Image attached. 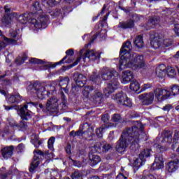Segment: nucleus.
Returning <instances> with one entry per match:
<instances>
[{
    "label": "nucleus",
    "instance_id": "f257e3e1",
    "mask_svg": "<svg viewBox=\"0 0 179 179\" xmlns=\"http://www.w3.org/2000/svg\"><path fill=\"white\" fill-rule=\"evenodd\" d=\"M145 127L139 121L136 122L134 126L127 127L122 131L120 139L116 143L115 149L119 153L125 152L126 149L131 145L132 146L139 143V129L143 131Z\"/></svg>",
    "mask_w": 179,
    "mask_h": 179
},
{
    "label": "nucleus",
    "instance_id": "f03ea898",
    "mask_svg": "<svg viewBox=\"0 0 179 179\" xmlns=\"http://www.w3.org/2000/svg\"><path fill=\"white\" fill-rule=\"evenodd\" d=\"M101 76L103 80H110L108 86L104 89L103 93L106 97H108L114 90L118 89L120 83L118 82V73L114 69L103 67L101 71Z\"/></svg>",
    "mask_w": 179,
    "mask_h": 179
},
{
    "label": "nucleus",
    "instance_id": "7ed1b4c3",
    "mask_svg": "<svg viewBox=\"0 0 179 179\" xmlns=\"http://www.w3.org/2000/svg\"><path fill=\"white\" fill-rule=\"evenodd\" d=\"M132 50L131 41H126L120 50V59L119 62V71H124L126 68H132V59L129 51Z\"/></svg>",
    "mask_w": 179,
    "mask_h": 179
},
{
    "label": "nucleus",
    "instance_id": "20e7f679",
    "mask_svg": "<svg viewBox=\"0 0 179 179\" xmlns=\"http://www.w3.org/2000/svg\"><path fill=\"white\" fill-rule=\"evenodd\" d=\"M17 20L20 23H22V24H25V23L29 22L32 29H45V16L44 15H40V22L34 18V13H33L20 15L17 17Z\"/></svg>",
    "mask_w": 179,
    "mask_h": 179
},
{
    "label": "nucleus",
    "instance_id": "39448f33",
    "mask_svg": "<svg viewBox=\"0 0 179 179\" xmlns=\"http://www.w3.org/2000/svg\"><path fill=\"white\" fill-rule=\"evenodd\" d=\"M83 96L85 99H89V97H91L93 103L96 106L101 104V103L104 101L103 93L99 91H94V88L90 85L84 87V90H83Z\"/></svg>",
    "mask_w": 179,
    "mask_h": 179
},
{
    "label": "nucleus",
    "instance_id": "423d86ee",
    "mask_svg": "<svg viewBox=\"0 0 179 179\" xmlns=\"http://www.w3.org/2000/svg\"><path fill=\"white\" fill-rule=\"evenodd\" d=\"M27 90L28 94H36L41 100L45 98V84L43 82L35 81L30 83Z\"/></svg>",
    "mask_w": 179,
    "mask_h": 179
},
{
    "label": "nucleus",
    "instance_id": "0eeeda50",
    "mask_svg": "<svg viewBox=\"0 0 179 179\" xmlns=\"http://www.w3.org/2000/svg\"><path fill=\"white\" fill-rule=\"evenodd\" d=\"M82 58L84 61H85L87 58L91 61H99V59H100V52L94 50H86L85 49H82L80 50V57H78L76 61L71 64V66H76V65L80 62V59H82Z\"/></svg>",
    "mask_w": 179,
    "mask_h": 179
},
{
    "label": "nucleus",
    "instance_id": "6e6552de",
    "mask_svg": "<svg viewBox=\"0 0 179 179\" xmlns=\"http://www.w3.org/2000/svg\"><path fill=\"white\" fill-rule=\"evenodd\" d=\"M34 153V156L29 169V173H34L36 171L43 159L42 157H44V152L41 150H35Z\"/></svg>",
    "mask_w": 179,
    "mask_h": 179
},
{
    "label": "nucleus",
    "instance_id": "1a4fd4ad",
    "mask_svg": "<svg viewBox=\"0 0 179 179\" xmlns=\"http://www.w3.org/2000/svg\"><path fill=\"white\" fill-rule=\"evenodd\" d=\"M150 156V150L145 149L143 150L138 156V158H136L134 162V170H138L141 166L146 162V157Z\"/></svg>",
    "mask_w": 179,
    "mask_h": 179
},
{
    "label": "nucleus",
    "instance_id": "9d476101",
    "mask_svg": "<svg viewBox=\"0 0 179 179\" xmlns=\"http://www.w3.org/2000/svg\"><path fill=\"white\" fill-rule=\"evenodd\" d=\"M131 68L132 69H142L145 68V58L142 55H133V59H131Z\"/></svg>",
    "mask_w": 179,
    "mask_h": 179
},
{
    "label": "nucleus",
    "instance_id": "9b49d317",
    "mask_svg": "<svg viewBox=\"0 0 179 179\" xmlns=\"http://www.w3.org/2000/svg\"><path fill=\"white\" fill-rule=\"evenodd\" d=\"M155 98L158 101H163V100H167L170 96L172 95L171 92L168 90H164L160 88H157L154 90Z\"/></svg>",
    "mask_w": 179,
    "mask_h": 179
},
{
    "label": "nucleus",
    "instance_id": "f8f14e48",
    "mask_svg": "<svg viewBox=\"0 0 179 179\" xmlns=\"http://www.w3.org/2000/svg\"><path fill=\"white\" fill-rule=\"evenodd\" d=\"M139 100H142V103L144 106H149L153 104L155 101V94L153 92L144 93L138 96Z\"/></svg>",
    "mask_w": 179,
    "mask_h": 179
},
{
    "label": "nucleus",
    "instance_id": "ddd939ff",
    "mask_svg": "<svg viewBox=\"0 0 179 179\" xmlns=\"http://www.w3.org/2000/svg\"><path fill=\"white\" fill-rule=\"evenodd\" d=\"M159 24H160V17L154 16L150 18L148 23L143 26L142 28L143 30H150V29H153L156 26H159Z\"/></svg>",
    "mask_w": 179,
    "mask_h": 179
},
{
    "label": "nucleus",
    "instance_id": "4468645a",
    "mask_svg": "<svg viewBox=\"0 0 179 179\" xmlns=\"http://www.w3.org/2000/svg\"><path fill=\"white\" fill-rule=\"evenodd\" d=\"M58 108V99L55 96H52L48 99L46 103L47 111H50V113L55 112Z\"/></svg>",
    "mask_w": 179,
    "mask_h": 179
},
{
    "label": "nucleus",
    "instance_id": "2eb2a0df",
    "mask_svg": "<svg viewBox=\"0 0 179 179\" xmlns=\"http://www.w3.org/2000/svg\"><path fill=\"white\" fill-rule=\"evenodd\" d=\"M14 17H17V13L12 12L10 13H6L1 20L3 26H5V27H10L12 20H13Z\"/></svg>",
    "mask_w": 179,
    "mask_h": 179
},
{
    "label": "nucleus",
    "instance_id": "dca6fc26",
    "mask_svg": "<svg viewBox=\"0 0 179 179\" xmlns=\"http://www.w3.org/2000/svg\"><path fill=\"white\" fill-rule=\"evenodd\" d=\"M73 79L78 87H83L86 85L87 78L83 74L76 73L73 76Z\"/></svg>",
    "mask_w": 179,
    "mask_h": 179
},
{
    "label": "nucleus",
    "instance_id": "f3484780",
    "mask_svg": "<svg viewBox=\"0 0 179 179\" xmlns=\"http://www.w3.org/2000/svg\"><path fill=\"white\" fill-rule=\"evenodd\" d=\"M150 40V45L155 49H157L160 48V45H162V39L160 38V36L157 33L151 34Z\"/></svg>",
    "mask_w": 179,
    "mask_h": 179
},
{
    "label": "nucleus",
    "instance_id": "a211bd4d",
    "mask_svg": "<svg viewBox=\"0 0 179 179\" xmlns=\"http://www.w3.org/2000/svg\"><path fill=\"white\" fill-rule=\"evenodd\" d=\"M153 169H156L157 170L160 169H163L164 167V162L163 161V154L159 152L155 155V159L154 163L152 164Z\"/></svg>",
    "mask_w": 179,
    "mask_h": 179
},
{
    "label": "nucleus",
    "instance_id": "6ab92c4d",
    "mask_svg": "<svg viewBox=\"0 0 179 179\" xmlns=\"http://www.w3.org/2000/svg\"><path fill=\"white\" fill-rule=\"evenodd\" d=\"M15 43H16V39H11L3 36V35H2V32L0 31V50L5 48L8 44Z\"/></svg>",
    "mask_w": 179,
    "mask_h": 179
},
{
    "label": "nucleus",
    "instance_id": "aec40b11",
    "mask_svg": "<svg viewBox=\"0 0 179 179\" xmlns=\"http://www.w3.org/2000/svg\"><path fill=\"white\" fill-rule=\"evenodd\" d=\"M162 143H171L173 142V131H164L161 135Z\"/></svg>",
    "mask_w": 179,
    "mask_h": 179
},
{
    "label": "nucleus",
    "instance_id": "412c9836",
    "mask_svg": "<svg viewBox=\"0 0 179 179\" xmlns=\"http://www.w3.org/2000/svg\"><path fill=\"white\" fill-rule=\"evenodd\" d=\"M13 150H15V147L10 145L4 147L0 152H1L3 159H10L13 155Z\"/></svg>",
    "mask_w": 179,
    "mask_h": 179
},
{
    "label": "nucleus",
    "instance_id": "4be33fe9",
    "mask_svg": "<svg viewBox=\"0 0 179 179\" xmlns=\"http://www.w3.org/2000/svg\"><path fill=\"white\" fill-rule=\"evenodd\" d=\"M133 78L134 73H132V71L127 70L122 73V83L127 85V83H129V82H131V80H132Z\"/></svg>",
    "mask_w": 179,
    "mask_h": 179
},
{
    "label": "nucleus",
    "instance_id": "5701e85b",
    "mask_svg": "<svg viewBox=\"0 0 179 179\" xmlns=\"http://www.w3.org/2000/svg\"><path fill=\"white\" fill-rule=\"evenodd\" d=\"M20 115L22 120L27 121L31 117V111L27 110V105H24L20 109Z\"/></svg>",
    "mask_w": 179,
    "mask_h": 179
},
{
    "label": "nucleus",
    "instance_id": "b1692460",
    "mask_svg": "<svg viewBox=\"0 0 179 179\" xmlns=\"http://www.w3.org/2000/svg\"><path fill=\"white\" fill-rule=\"evenodd\" d=\"M89 159H90V164L92 166V167L96 166V164H99L100 162H101V158L100 156L93 153L92 152L89 153Z\"/></svg>",
    "mask_w": 179,
    "mask_h": 179
},
{
    "label": "nucleus",
    "instance_id": "393cba45",
    "mask_svg": "<svg viewBox=\"0 0 179 179\" xmlns=\"http://www.w3.org/2000/svg\"><path fill=\"white\" fill-rule=\"evenodd\" d=\"M86 125L88 127L87 131H83L85 128H83L82 130H78L75 132L73 138H75V136H84L85 139H87V138L90 137L91 134H89V129H90V127H89V124H85L83 125V127H86Z\"/></svg>",
    "mask_w": 179,
    "mask_h": 179
},
{
    "label": "nucleus",
    "instance_id": "a878e982",
    "mask_svg": "<svg viewBox=\"0 0 179 179\" xmlns=\"http://www.w3.org/2000/svg\"><path fill=\"white\" fill-rule=\"evenodd\" d=\"M179 160L178 159L171 161L166 166V169L169 173H174L177 169H178Z\"/></svg>",
    "mask_w": 179,
    "mask_h": 179
},
{
    "label": "nucleus",
    "instance_id": "bb28decb",
    "mask_svg": "<svg viewBox=\"0 0 179 179\" xmlns=\"http://www.w3.org/2000/svg\"><path fill=\"white\" fill-rule=\"evenodd\" d=\"M167 67H166V65L161 64L158 66L156 69V75L158 76V78H164L166 75H167Z\"/></svg>",
    "mask_w": 179,
    "mask_h": 179
},
{
    "label": "nucleus",
    "instance_id": "cd10ccee",
    "mask_svg": "<svg viewBox=\"0 0 179 179\" xmlns=\"http://www.w3.org/2000/svg\"><path fill=\"white\" fill-rule=\"evenodd\" d=\"M135 26V24H134V21L132 20H128L127 21H122L119 22V24L117 25V27L119 29H132Z\"/></svg>",
    "mask_w": 179,
    "mask_h": 179
},
{
    "label": "nucleus",
    "instance_id": "c85d7f7f",
    "mask_svg": "<svg viewBox=\"0 0 179 179\" xmlns=\"http://www.w3.org/2000/svg\"><path fill=\"white\" fill-rule=\"evenodd\" d=\"M22 101V96L19 93L10 95L8 98V103H20Z\"/></svg>",
    "mask_w": 179,
    "mask_h": 179
},
{
    "label": "nucleus",
    "instance_id": "c756f323",
    "mask_svg": "<svg viewBox=\"0 0 179 179\" xmlns=\"http://www.w3.org/2000/svg\"><path fill=\"white\" fill-rule=\"evenodd\" d=\"M9 124L10 125V127H17V128H22L24 129H26L27 128V122L23 120L20 122L19 124L15 121L13 120L11 122H9Z\"/></svg>",
    "mask_w": 179,
    "mask_h": 179
},
{
    "label": "nucleus",
    "instance_id": "7c9ffc66",
    "mask_svg": "<svg viewBox=\"0 0 179 179\" xmlns=\"http://www.w3.org/2000/svg\"><path fill=\"white\" fill-rule=\"evenodd\" d=\"M134 43V45H136L137 48H143L145 44L143 42V37H142L141 35H138L136 37Z\"/></svg>",
    "mask_w": 179,
    "mask_h": 179
},
{
    "label": "nucleus",
    "instance_id": "2f4dec72",
    "mask_svg": "<svg viewBox=\"0 0 179 179\" xmlns=\"http://www.w3.org/2000/svg\"><path fill=\"white\" fill-rule=\"evenodd\" d=\"M127 98V95L123 94L122 92H119L115 96V100L118 104H120V106L124 103V100Z\"/></svg>",
    "mask_w": 179,
    "mask_h": 179
},
{
    "label": "nucleus",
    "instance_id": "473e14b6",
    "mask_svg": "<svg viewBox=\"0 0 179 179\" xmlns=\"http://www.w3.org/2000/svg\"><path fill=\"white\" fill-rule=\"evenodd\" d=\"M97 37H99V38H101L102 40H106V37H107V34L106 31L104 32H99L92 36L91 38L90 43H94V40L97 38Z\"/></svg>",
    "mask_w": 179,
    "mask_h": 179
},
{
    "label": "nucleus",
    "instance_id": "72a5a7b5",
    "mask_svg": "<svg viewBox=\"0 0 179 179\" xmlns=\"http://www.w3.org/2000/svg\"><path fill=\"white\" fill-rule=\"evenodd\" d=\"M31 142L34 145L35 148H38L41 145V141H38V137L36 134H32L31 136Z\"/></svg>",
    "mask_w": 179,
    "mask_h": 179
},
{
    "label": "nucleus",
    "instance_id": "f704fd0d",
    "mask_svg": "<svg viewBox=\"0 0 179 179\" xmlns=\"http://www.w3.org/2000/svg\"><path fill=\"white\" fill-rule=\"evenodd\" d=\"M65 59H66V56H65L60 62H57L55 64H52L50 62H45V69H50V68H55L57 65H59V64H64V61Z\"/></svg>",
    "mask_w": 179,
    "mask_h": 179
},
{
    "label": "nucleus",
    "instance_id": "c9c22d12",
    "mask_svg": "<svg viewBox=\"0 0 179 179\" xmlns=\"http://www.w3.org/2000/svg\"><path fill=\"white\" fill-rule=\"evenodd\" d=\"M71 179H83V173L79 171H75L71 175Z\"/></svg>",
    "mask_w": 179,
    "mask_h": 179
},
{
    "label": "nucleus",
    "instance_id": "e433bc0d",
    "mask_svg": "<svg viewBox=\"0 0 179 179\" xmlns=\"http://www.w3.org/2000/svg\"><path fill=\"white\" fill-rule=\"evenodd\" d=\"M166 73L168 76H169V78H175L176 75H177V73H176V70L174 69V68L170 66L166 68Z\"/></svg>",
    "mask_w": 179,
    "mask_h": 179
},
{
    "label": "nucleus",
    "instance_id": "4c0bfd02",
    "mask_svg": "<svg viewBox=\"0 0 179 179\" xmlns=\"http://www.w3.org/2000/svg\"><path fill=\"white\" fill-rule=\"evenodd\" d=\"M139 87H140V85L138 81L136 80L131 81L130 85L131 90H133V92H138L139 90Z\"/></svg>",
    "mask_w": 179,
    "mask_h": 179
},
{
    "label": "nucleus",
    "instance_id": "58836bf2",
    "mask_svg": "<svg viewBox=\"0 0 179 179\" xmlns=\"http://www.w3.org/2000/svg\"><path fill=\"white\" fill-rule=\"evenodd\" d=\"M99 79L100 74L97 73L96 72H94L90 76V80L94 82V83H96Z\"/></svg>",
    "mask_w": 179,
    "mask_h": 179
},
{
    "label": "nucleus",
    "instance_id": "ea45409f",
    "mask_svg": "<svg viewBox=\"0 0 179 179\" xmlns=\"http://www.w3.org/2000/svg\"><path fill=\"white\" fill-rule=\"evenodd\" d=\"M55 137H54V136L50 137L49 138V140L48 141V148L52 152H53V150H54V143H55Z\"/></svg>",
    "mask_w": 179,
    "mask_h": 179
},
{
    "label": "nucleus",
    "instance_id": "a19ab883",
    "mask_svg": "<svg viewBox=\"0 0 179 179\" xmlns=\"http://www.w3.org/2000/svg\"><path fill=\"white\" fill-rule=\"evenodd\" d=\"M93 149H94L96 153H103V143H96L94 145Z\"/></svg>",
    "mask_w": 179,
    "mask_h": 179
},
{
    "label": "nucleus",
    "instance_id": "79ce46f5",
    "mask_svg": "<svg viewBox=\"0 0 179 179\" xmlns=\"http://www.w3.org/2000/svg\"><path fill=\"white\" fill-rule=\"evenodd\" d=\"M27 59V55L24 53L22 57H19L15 60V63L17 65H22V64H24V62Z\"/></svg>",
    "mask_w": 179,
    "mask_h": 179
},
{
    "label": "nucleus",
    "instance_id": "37998d69",
    "mask_svg": "<svg viewBox=\"0 0 179 179\" xmlns=\"http://www.w3.org/2000/svg\"><path fill=\"white\" fill-rule=\"evenodd\" d=\"M19 34V29H11L10 30V33H9V37H12L13 38H11L12 40H16V42L17 41V38L16 37H17V35Z\"/></svg>",
    "mask_w": 179,
    "mask_h": 179
},
{
    "label": "nucleus",
    "instance_id": "c03bdc74",
    "mask_svg": "<svg viewBox=\"0 0 179 179\" xmlns=\"http://www.w3.org/2000/svg\"><path fill=\"white\" fill-rule=\"evenodd\" d=\"M69 83V78L66 77L60 80L59 85L62 87H68V85Z\"/></svg>",
    "mask_w": 179,
    "mask_h": 179
},
{
    "label": "nucleus",
    "instance_id": "a18cd8bd",
    "mask_svg": "<svg viewBox=\"0 0 179 179\" xmlns=\"http://www.w3.org/2000/svg\"><path fill=\"white\" fill-rule=\"evenodd\" d=\"M103 143V153H107L108 150L113 149V145L107 143Z\"/></svg>",
    "mask_w": 179,
    "mask_h": 179
},
{
    "label": "nucleus",
    "instance_id": "49530a36",
    "mask_svg": "<svg viewBox=\"0 0 179 179\" xmlns=\"http://www.w3.org/2000/svg\"><path fill=\"white\" fill-rule=\"evenodd\" d=\"M112 120L113 122H122V117H121V115L120 114H114L112 117Z\"/></svg>",
    "mask_w": 179,
    "mask_h": 179
},
{
    "label": "nucleus",
    "instance_id": "de8ad7c7",
    "mask_svg": "<svg viewBox=\"0 0 179 179\" xmlns=\"http://www.w3.org/2000/svg\"><path fill=\"white\" fill-rule=\"evenodd\" d=\"M172 96H177L179 94V86L177 85H173L171 87Z\"/></svg>",
    "mask_w": 179,
    "mask_h": 179
},
{
    "label": "nucleus",
    "instance_id": "09e8293b",
    "mask_svg": "<svg viewBox=\"0 0 179 179\" xmlns=\"http://www.w3.org/2000/svg\"><path fill=\"white\" fill-rule=\"evenodd\" d=\"M62 0H48L47 3L49 6H54L55 5H58Z\"/></svg>",
    "mask_w": 179,
    "mask_h": 179
},
{
    "label": "nucleus",
    "instance_id": "8fccbe9b",
    "mask_svg": "<svg viewBox=\"0 0 179 179\" xmlns=\"http://www.w3.org/2000/svg\"><path fill=\"white\" fill-rule=\"evenodd\" d=\"M24 149H26V146L23 143H20L16 148V150L18 153L24 152Z\"/></svg>",
    "mask_w": 179,
    "mask_h": 179
},
{
    "label": "nucleus",
    "instance_id": "3c124183",
    "mask_svg": "<svg viewBox=\"0 0 179 179\" xmlns=\"http://www.w3.org/2000/svg\"><path fill=\"white\" fill-rule=\"evenodd\" d=\"M32 6L34 9L36 10V12H39V13H41V7H40V3L38 1H35L33 4Z\"/></svg>",
    "mask_w": 179,
    "mask_h": 179
},
{
    "label": "nucleus",
    "instance_id": "603ef678",
    "mask_svg": "<svg viewBox=\"0 0 179 179\" xmlns=\"http://www.w3.org/2000/svg\"><path fill=\"white\" fill-rule=\"evenodd\" d=\"M101 121L105 124H108V121H110V115L108 113H106L102 115Z\"/></svg>",
    "mask_w": 179,
    "mask_h": 179
},
{
    "label": "nucleus",
    "instance_id": "864d4df0",
    "mask_svg": "<svg viewBox=\"0 0 179 179\" xmlns=\"http://www.w3.org/2000/svg\"><path fill=\"white\" fill-rule=\"evenodd\" d=\"M121 106H126V107H131V106H132V103L131 102V100H129V99H128V97L126 96V98L123 101Z\"/></svg>",
    "mask_w": 179,
    "mask_h": 179
},
{
    "label": "nucleus",
    "instance_id": "5fc2aeb1",
    "mask_svg": "<svg viewBox=\"0 0 179 179\" xmlns=\"http://www.w3.org/2000/svg\"><path fill=\"white\" fill-rule=\"evenodd\" d=\"M104 129H106V128L100 127L96 130L98 138H103V131H104Z\"/></svg>",
    "mask_w": 179,
    "mask_h": 179
},
{
    "label": "nucleus",
    "instance_id": "6e6d98bb",
    "mask_svg": "<svg viewBox=\"0 0 179 179\" xmlns=\"http://www.w3.org/2000/svg\"><path fill=\"white\" fill-rule=\"evenodd\" d=\"M29 62H31V64H44V62H43V60L36 59V58H31L29 60Z\"/></svg>",
    "mask_w": 179,
    "mask_h": 179
},
{
    "label": "nucleus",
    "instance_id": "4d7b16f0",
    "mask_svg": "<svg viewBox=\"0 0 179 179\" xmlns=\"http://www.w3.org/2000/svg\"><path fill=\"white\" fill-rule=\"evenodd\" d=\"M141 18L139 17V15L138 14H134L132 17V21L134 22V24H135V22H139Z\"/></svg>",
    "mask_w": 179,
    "mask_h": 179
},
{
    "label": "nucleus",
    "instance_id": "13d9d810",
    "mask_svg": "<svg viewBox=\"0 0 179 179\" xmlns=\"http://www.w3.org/2000/svg\"><path fill=\"white\" fill-rule=\"evenodd\" d=\"M141 179H156V178H155L153 175H146L143 173Z\"/></svg>",
    "mask_w": 179,
    "mask_h": 179
},
{
    "label": "nucleus",
    "instance_id": "bf43d9fd",
    "mask_svg": "<svg viewBox=\"0 0 179 179\" xmlns=\"http://www.w3.org/2000/svg\"><path fill=\"white\" fill-rule=\"evenodd\" d=\"M164 45H166V47H170V45H171V44H173V41L170 39H165L164 41Z\"/></svg>",
    "mask_w": 179,
    "mask_h": 179
},
{
    "label": "nucleus",
    "instance_id": "052dcab7",
    "mask_svg": "<svg viewBox=\"0 0 179 179\" xmlns=\"http://www.w3.org/2000/svg\"><path fill=\"white\" fill-rule=\"evenodd\" d=\"M152 87V85L150 84H144L141 88V92H145L146 89H150Z\"/></svg>",
    "mask_w": 179,
    "mask_h": 179
},
{
    "label": "nucleus",
    "instance_id": "680f3d73",
    "mask_svg": "<svg viewBox=\"0 0 179 179\" xmlns=\"http://www.w3.org/2000/svg\"><path fill=\"white\" fill-rule=\"evenodd\" d=\"M4 10L5 13H10V10H12V8H10V6L6 5L4 6Z\"/></svg>",
    "mask_w": 179,
    "mask_h": 179
},
{
    "label": "nucleus",
    "instance_id": "e2e57ef3",
    "mask_svg": "<svg viewBox=\"0 0 179 179\" xmlns=\"http://www.w3.org/2000/svg\"><path fill=\"white\" fill-rule=\"evenodd\" d=\"M171 108H173V106H171L170 104H167L162 108V110L164 111H169L171 110Z\"/></svg>",
    "mask_w": 179,
    "mask_h": 179
},
{
    "label": "nucleus",
    "instance_id": "0e129e2a",
    "mask_svg": "<svg viewBox=\"0 0 179 179\" xmlns=\"http://www.w3.org/2000/svg\"><path fill=\"white\" fill-rule=\"evenodd\" d=\"M174 31L177 36H179V24H175Z\"/></svg>",
    "mask_w": 179,
    "mask_h": 179
},
{
    "label": "nucleus",
    "instance_id": "69168bd1",
    "mask_svg": "<svg viewBox=\"0 0 179 179\" xmlns=\"http://www.w3.org/2000/svg\"><path fill=\"white\" fill-rule=\"evenodd\" d=\"M179 139V131H175L173 136V141H178Z\"/></svg>",
    "mask_w": 179,
    "mask_h": 179
},
{
    "label": "nucleus",
    "instance_id": "338daca9",
    "mask_svg": "<svg viewBox=\"0 0 179 179\" xmlns=\"http://www.w3.org/2000/svg\"><path fill=\"white\" fill-rule=\"evenodd\" d=\"M66 55H70L71 57V55L75 54V52L73 51V49H69L66 51Z\"/></svg>",
    "mask_w": 179,
    "mask_h": 179
},
{
    "label": "nucleus",
    "instance_id": "774afa93",
    "mask_svg": "<svg viewBox=\"0 0 179 179\" xmlns=\"http://www.w3.org/2000/svg\"><path fill=\"white\" fill-rule=\"evenodd\" d=\"M127 176H124V175H122L121 173H120L117 177L116 179H127Z\"/></svg>",
    "mask_w": 179,
    "mask_h": 179
}]
</instances>
